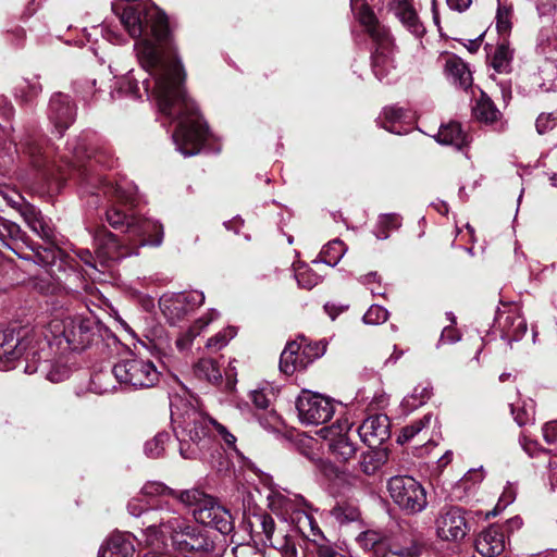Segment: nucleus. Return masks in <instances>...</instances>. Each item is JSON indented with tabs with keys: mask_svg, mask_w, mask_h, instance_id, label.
Here are the masks:
<instances>
[{
	"mask_svg": "<svg viewBox=\"0 0 557 557\" xmlns=\"http://www.w3.org/2000/svg\"><path fill=\"white\" fill-rule=\"evenodd\" d=\"M120 21L131 37L140 38L134 49L138 63L150 78L139 82L134 71H128L117 91L140 98L143 88L148 97L156 99L164 115L177 122L172 135L177 151L184 157L199 153L209 132L196 104L185 95V73L165 14L153 4L127 5Z\"/></svg>",
	"mask_w": 557,
	"mask_h": 557,
	"instance_id": "nucleus-1",
	"label": "nucleus"
},
{
	"mask_svg": "<svg viewBox=\"0 0 557 557\" xmlns=\"http://www.w3.org/2000/svg\"><path fill=\"white\" fill-rule=\"evenodd\" d=\"M210 437L219 440L225 451L243 457L236 436L225 425L195 408L187 409L177 431L180 455L184 459L199 458Z\"/></svg>",
	"mask_w": 557,
	"mask_h": 557,
	"instance_id": "nucleus-2",
	"label": "nucleus"
},
{
	"mask_svg": "<svg viewBox=\"0 0 557 557\" xmlns=\"http://www.w3.org/2000/svg\"><path fill=\"white\" fill-rule=\"evenodd\" d=\"M159 516L161 541L152 547H162L169 539L174 550L186 557H202L214 550L215 541L208 530L190 523L173 509L161 511Z\"/></svg>",
	"mask_w": 557,
	"mask_h": 557,
	"instance_id": "nucleus-3",
	"label": "nucleus"
},
{
	"mask_svg": "<svg viewBox=\"0 0 557 557\" xmlns=\"http://www.w3.org/2000/svg\"><path fill=\"white\" fill-rule=\"evenodd\" d=\"M24 152L28 156L32 164L42 170V178L48 183L50 191H60L65 181V169L70 172V175L85 180L86 169H83L76 163L81 162L84 157L91 158V153H88L85 147L71 144L69 149L73 154V160L64 161V166L59 164L57 160L55 150L46 145L42 140L32 139L24 144ZM92 158L97 162H101L100 156L92 154Z\"/></svg>",
	"mask_w": 557,
	"mask_h": 557,
	"instance_id": "nucleus-4",
	"label": "nucleus"
},
{
	"mask_svg": "<svg viewBox=\"0 0 557 557\" xmlns=\"http://www.w3.org/2000/svg\"><path fill=\"white\" fill-rule=\"evenodd\" d=\"M359 0H350V5L359 23L370 37L377 44L372 54V71L380 82L391 83L395 77L392 58L391 39L387 29L376 18L374 12Z\"/></svg>",
	"mask_w": 557,
	"mask_h": 557,
	"instance_id": "nucleus-5",
	"label": "nucleus"
},
{
	"mask_svg": "<svg viewBox=\"0 0 557 557\" xmlns=\"http://www.w3.org/2000/svg\"><path fill=\"white\" fill-rule=\"evenodd\" d=\"M48 329L59 344L64 341L71 350L78 351L94 342L99 332V323L91 317L81 314L54 317L49 321Z\"/></svg>",
	"mask_w": 557,
	"mask_h": 557,
	"instance_id": "nucleus-6",
	"label": "nucleus"
},
{
	"mask_svg": "<svg viewBox=\"0 0 557 557\" xmlns=\"http://www.w3.org/2000/svg\"><path fill=\"white\" fill-rule=\"evenodd\" d=\"M178 500L193 508V516L197 522L214 528L222 534H228L233 530L230 512L200 490L180 492Z\"/></svg>",
	"mask_w": 557,
	"mask_h": 557,
	"instance_id": "nucleus-7",
	"label": "nucleus"
},
{
	"mask_svg": "<svg viewBox=\"0 0 557 557\" xmlns=\"http://www.w3.org/2000/svg\"><path fill=\"white\" fill-rule=\"evenodd\" d=\"M386 487L393 503L406 515H417L426 509V490L413 476L394 475L388 479Z\"/></svg>",
	"mask_w": 557,
	"mask_h": 557,
	"instance_id": "nucleus-8",
	"label": "nucleus"
},
{
	"mask_svg": "<svg viewBox=\"0 0 557 557\" xmlns=\"http://www.w3.org/2000/svg\"><path fill=\"white\" fill-rule=\"evenodd\" d=\"M112 374L125 388H150L159 382L160 372L153 362L143 358L122 359L112 368Z\"/></svg>",
	"mask_w": 557,
	"mask_h": 557,
	"instance_id": "nucleus-9",
	"label": "nucleus"
},
{
	"mask_svg": "<svg viewBox=\"0 0 557 557\" xmlns=\"http://www.w3.org/2000/svg\"><path fill=\"white\" fill-rule=\"evenodd\" d=\"M41 334V331L28 327L0 331V370H9L13 361L18 359L26 350H28L27 356L32 355L34 360L37 350L30 344Z\"/></svg>",
	"mask_w": 557,
	"mask_h": 557,
	"instance_id": "nucleus-10",
	"label": "nucleus"
},
{
	"mask_svg": "<svg viewBox=\"0 0 557 557\" xmlns=\"http://www.w3.org/2000/svg\"><path fill=\"white\" fill-rule=\"evenodd\" d=\"M21 213L27 223V225L41 238L50 242L53 237V230L49 223L45 220L44 215L34 206L25 205L21 209ZM62 251L55 247L52 243H48L46 247L38 249L34 253V262L47 270L49 274H52V268L57 264V261L61 259Z\"/></svg>",
	"mask_w": 557,
	"mask_h": 557,
	"instance_id": "nucleus-11",
	"label": "nucleus"
},
{
	"mask_svg": "<svg viewBox=\"0 0 557 557\" xmlns=\"http://www.w3.org/2000/svg\"><path fill=\"white\" fill-rule=\"evenodd\" d=\"M299 421L306 425L326 423L334 414V401L319 393L302 389L296 400Z\"/></svg>",
	"mask_w": 557,
	"mask_h": 557,
	"instance_id": "nucleus-12",
	"label": "nucleus"
},
{
	"mask_svg": "<svg viewBox=\"0 0 557 557\" xmlns=\"http://www.w3.org/2000/svg\"><path fill=\"white\" fill-rule=\"evenodd\" d=\"M128 512L134 517H143V524L147 525L141 531L140 542H144L146 546H153L161 541L159 537L160 532V516L152 515L151 512H161L165 510H172L168 503L160 502L153 506L149 500H145L143 496L132 498L127 504Z\"/></svg>",
	"mask_w": 557,
	"mask_h": 557,
	"instance_id": "nucleus-13",
	"label": "nucleus"
},
{
	"mask_svg": "<svg viewBox=\"0 0 557 557\" xmlns=\"http://www.w3.org/2000/svg\"><path fill=\"white\" fill-rule=\"evenodd\" d=\"M205 301L201 292L164 294L159 300L163 315L171 324L181 322L186 315L195 311Z\"/></svg>",
	"mask_w": 557,
	"mask_h": 557,
	"instance_id": "nucleus-14",
	"label": "nucleus"
},
{
	"mask_svg": "<svg viewBox=\"0 0 557 557\" xmlns=\"http://www.w3.org/2000/svg\"><path fill=\"white\" fill-rule=\"evenodd\" d=\"M323 352L324 347L320 348L318 345L305 344L304 342H290L281 354L280 370L287 375L305 370Z\"/></svg>",
	"mask_w": 557,
	"mask_h": 557,
	"instance_id": "nucleus-15",
	"label": "nucleus"
},
{
	"mask_svg": "<svg viewBox=\"0 0 557 557\" xmlns=\"http://www.w3.org/2000/svg\"><path fill=\"white\" fill-rule=\"evenodd\" d=\"M126 235L137 255L138 249L143 246L158 247L162 244L163 226L158 221L135 216L132 220H127Z\"/></svg>",
	"mask_w": 557,
	"mask_h": 557,
	"instance_id": "nucleus-16",
	"label": "nucleus"
},
{
	"mask_svg": "<svg viewBox=\"0 0 557 557\" xmlns=\"http://www.w3.org/2000/svg\"><path fill=\"white\" fill-rule=\"evenodd\" d=\"M96 258L101 265H107L110 261H117L123 258L136 255L127 235L121 240L112 233L100 230L95 235Z\"/></svg>",
	"mask_w": 557,
	"mask_h": 557,
	"instance_id": "nucleus-17",
	"label": "nucleus"
},
{
	"mask_svg": "<svg viewBox=\"0 0 557 557\" xmlns=\"http://www.w3.org/2000/svg\"><path fill=\"white\" fill-rule=\"evenodd\" d=\"M350 424L345 421L338 423L336 426L321 429L320 433L323 438L327 442L330 453L334 456L337 461L347 462L357 453V446L348 436Z\"/></svg>",
	"mask_w": 557,
	"mask_h": 557,
	"instance_id": "nucleus-18",
	"label": "nucleus"
},
{
	"mask_svg": "<svg viewBox=\"0 0 557 557\" xmlns=\"http://www.w3.org/2000/svg\"><path fill=\"white\" fill-rule=\"evenodd\" d=\"M436 533L445 541L462 540L469 531L463 511L459 507H450L441 511L435 520Z\"/></svg>",
	"mask_w": 557,
	"mask_h": 557,
	"instance_id": "nucleus-19",
	"label": "nucleus"
},
{
	"mask_svg": "<svg viewBox=\"0 0 557 557\" xmlns=\"http://www.w3.org/2000/svg\"><path fill=\"white\" fill-rule=\"evenodd\" d=\"M495 321L500 331L502 338L508 343L520 341L528 329L527 321L515 307L498 311Z\"/></svg>",
	"mask_w": 557,
	"mask_h": 557,
	"instance_id": "nucleus-20",
	"label": "nucleus"
},
{
	"mask_svg": "<svg viewBox=\"0 0 557 557\" xmlns=\"http://www.w3.org/2000/svg\"><path fill=\"white\" fill-rule=\"evenodd\" d=\"M48 114L61 135L73 123L76 111L69 96L58 92L50 99Z\"/></svg>",
	"mask_w": 557,
	"mask_h": 557,
	"instance_id": "nucleus-21",
	"label": "nucleus"
},
{
	"mask_svg": "<svg viewBox=\"0 0 557 557\" xmlns=\"http://www.w3.org/2000/svg\"><path fill=\"white\" fill-rule=\"evenodd\" d=\"M267 499L269 502L270 509L276 515L282 516L285 520H288L290 516L295 515V511L299 507H305L307 505L306 500L301 496L281 488L270 490Z\"/></svg>",
	"mask_w": 557,
	"mask_h": 557,
	"instance_id": "nucleus-22",
	"label": "nucleus"
},
{
	"mask_svg": "<svg viewBox=\"0 0 557 557\" xmlns=\"http://www.w3.org/2000/svg\"><path fill=\"white\" fill-rule=\"evenodd\" d=\"M388 418L384 414H376L367 418L358 428L361 441L369 447L382 444L389 436Z\"/></svg>",
	"mask_w": 557,
	"mask_h": 557,
	"instance_id": "nucleus-23",
	"label": "nucleus"
},
{
	"mask_svg": "<svg viewBox=\"0 0 557 557\" xmlns=\"http://www.w3.org/2000/svg\"><path fill=\"white\" fill-rule=\"evenodd\" d=\"M389 5L401 25L410 33L416 36L424 34L425 29L413 7V0H392Z\"/></svg>",
	"mask_w": 557,
	"mask_h": 557,
	"instance_id": "nucleus-24",
	"label": "nucleus"
},
{
	"mask_svg": "<svg viewBox=\"0 0 557 557\" xmlns=\"http://www.w3.org/2000/svg\"><path fill=\"white\" fill-rule=\"evenodd\" d=\"M475 548L485 557H496L505 549V536L498 525H490L475 540Z\"/></svg>",
	"mask_w": 557,
	"mask_h": 557,
	"instance_id": "nucleus-25",
	"label": "nucleus"
},
{
	"mask_svg": "<svg viewBox=\"0 0 557 557\" xmlns=\"http://www.w3.org/2000/svg\"><path fill=\"white\" fill-rule=\"evenodd\" d=\"M444 72L447 79L456 87L467 90L472 86L471 71L459 57L447 54L445 57Z\"/></svg>",
	"mask_w": 557,
	"mask_h": 557,
	"instance_id": "nucleus-26",
	"label": "nucleus"
},
{
	"mask_svg": "<svg viewBox=\"0 0 557 557\" xmlns=\"http://www.w3.org/2000/svg\"><path fill=\"white\" fill-rule=\"evenodd\" d=\"M135 552L133 536L129 533L111 534L99 549V557H133Z\"/></svg>",
	"mask_w": 557,
	"mask_h": 557,
	"instance_id": "nucleus-27",
	"label": "nucleus"
},
{
	"mask_svg": "<svg viewBox=\"0 0 557 557\" xmlns=\"http://www.w3.org/2000/svg\"><path fill=\"white\" fill-rule=\"evenodd\" d=\"M436 140L442 145H450L457 149H461L470 143L471 137L462 129L459 123L450 122L440 127Z\"/></svg>",
	"mask_w": 557,
	"mask_h": 557,
	"instance_id": "nucleus-28",
	"label": "nucleus"
},
{
	"mask_svg": "<svg viewBox=\"0 0 557 557\" xmlns=\"http://www.w3.org/2000/svg\"><path fill=\"white\" fill-rule=\"evenodd\" d=\"M218 317L219 312L212 309L199 318L191 327H189L185 333H182L177 337L175 342L177 349L181 351L187 350L190 347L193 341L199 336L201 332Z\"/></svg>",
	"mask_w": 557,
	"mask_h": 557,
	"instance_id": "nucleus-29",
	"label": "nucleus"
},
{
	"mask_svg": "<svg viewBox=\"0 0 557 557\" xmlns=\"http://www.w3.org/2000/svg\"><path fill=\"white\" fill-rule=\"evenodd\" d=\"M25 373L33 374L38 371L45 373V376L47 380L53 383H59L64 381L70 376V369L62 364H47V363H39L36 364V360L34 359L33 362H27L24 369Z\"/></svg>",
	"mask_w": 557,
	"mask_h": 557,
	"instance_id": "nucleus-30",
	"label": "nucleus"
},
{
	"mask_svg": "<svg viewBox=\"0 0 557 557\" xmlns=\"http://www.w3.org/2000/svg\"><path fill=\"white\" fill-rule=\"evenodd\" d=\"M387 454L384 450H368L361 454L358 462L360 471L368 475H374L386 462Z\"/></svg>",
	"mask_w": 557,
	"mask_h": 557,
	"instance_id": "nucleus-31",
	"label": "nucleus"
},
{
	"mask_svg": "<svg viewBox=\"0 0 557 557\" xmlns=\"http://www.w3.org/2000/svg\"><path fill=\"white\" fill-rule=\"evenodd\" d=\"M346 251L347 247L344 242L333 239L322 248L319 259L314 260L313 263L322 262L330 267H335L345 256Z\"/></svg>",
	"mask_w": 557,
	"mask_h": 557,
	"instance_id": "nucleus-32",
	"label": "nucleus"
},
{
	"mask_svg": "<svg viewBox=\"0 0 557 557\" xmlns=\"http://www.w3.org/2000/svg\"><path fill=\"white\" fill-rule=\"evenodd\" d=\"M194 374L199 380L218 384L222 379V373L216 362L211 358H201L194 366Z\"/></svg>",
	"mask_w": 557,
	"mask_h": 557,
	"instance_id": "nucleus-33",
	"label": "nucleus"
},
{
	"mask_svg": "<svg viewBox=\"0 0 557 557\" xmlns=\"http://www.w3.org/2000/svg\"><path fill=\"white\" fill-rule=\"evenodd\" d=\"M22 238L21 227L16 223L0 216V247L15 251V245Z\"/></svg>",
	"mask_w": 557,
	"mask_h": 557,
	"instance_id": "nucleus-34",
	"label": "nucleus"
},
{
	"mask_svg": "<svg viewBox=\"0 0 557 557\" xmlns=\"http://www.w3.org/2000/svg\"><path fill=\"white\" fill-rule=\"evenodd\" d=\"M473 114L480 122L491 124L498 120L500 112L493 101L482 92L481 98L476 101V104L473 108Z\"/></svg>",
	"mask_w": 557,
	"mask_h": 557,
	"instance_id": "nucleus-35",
	"label": "nucleus"
},
{
	"mask_svg": "<svg viewBox=\"0 0 557 557\" xmlns=\"http://www.w3.org/2000/svg\"><path fill=\"white\" fill-rule=\"evenodd\" d=\"M171 440L169 432H159L151 440L147 441L144 446L146 456L149 458H159L163 456L165 447Z\"/></svg>",
	"mask_w": 557,
	"mask_h": 557,
	"instance_id": "nucleus-36",
	"label": "nucleus"
},
{
	"mask_svg": "<svg viewBox=\"0 0 557 557\" xmlns=\"http://www.w3.org/2000/svg\"><path fill=\"white\" fill-rule=\"evenodd\" d=\"M496 29L499 35L506 36L511 29L512 9L503 0H497Z\"/></svg>",
	"mask_w": 557,
	"mask_h": 557,
	"instance_id": "nucleus-37",
	"label": "nucleus"
},
{
	"mask_svg": "<svg viewBox=\"0 0 557 557\" xmlns=\"http://www.w3.org/2000/svg\"><path fill=\"white\" fill-rule=\"evenodd\" d=\"M431 392L425 386H417L411 394L404 397L401 406L405 411H412L422 406L429 398Z\"/></svg>",
	"mask_w": 557,
	"mask_h": 557,
	"instance_id": "nucleus-38",
	"label": "nucleus"
},
{
	"mask_svg": "<svg viewBox=\"0 0 557 557\" xmlns=\"http://www.w3.org/2000/svg\"><path fill=\"white\" fill-rule=\"evenodd\" d=\"M512 58V52L507 42H500L493 55L492 66L498 73L507 72L510 65V60Z\"/></svg>",
	"mask_w": 557,
	"mask_h": 557,
	"instance_id": "nucleus-39",
	"label": "nucleus"
},
{
	"mask_svg": "<svg viewBox=\"0 0 557 557\" xmlns=\"http://www.w3.org/2000/svg\"><path fill=\"white\" fill-rule=\"evenodd\" d=\"M400 226V218L397 214H382L379 218L374 235L377 239H386L388 237V231L396 230Z\"/></svg>",
	"mask_w": 557,
	"mask_h": 557,
	"instance_id": "nucleus-40",
	"label": "nucleus"
},
{
	"mask_svg": "<svg viewBox=\"0 0 557 557\" xmlns=\"http://www.w3.org/2000/svg\"><path fill=\"white\" fill-rule=\"evenodd\" d=\"M432 414L428 413L422 419L414 421L412 424L403 428L397 442L404 444L412 440L417 434L422 432L426 426L430 425Z\"/></svg>",
	"mask_w": 557,
	"mask_h": 557,
	"instance_id": "nucleus-41",
	"label": "nucleus"
},
{
	"mask_svg": "<svg viewBox=\"0 0 557 557\" xmlns=\"http://www.w3.org/2000/svg\"><path fill=\"white\" fill-rule=\"evenodd\" d=\"M140 494L143 497H148V498L171 495L172 497L178 499V496H180V493L174 492L173 490H171L170 487H168L166 485H164L163 483L158 482V481L147 482L143 486Z\"/></svg>",
	"mask_w": 557,
	"mask_h": 557,
	"instance_id": "nucleus-42",
	"label": "nucleus"
},
{
	"mask_svg": "<svg viewBox=\"0 0 557 557\" xmlns=\"http://www.w3.org/2000/svg\"><path fill=\"white\" fill-rule=\"evenodd\" d=\"M133 218H135V215H127L123 210L114 206L109 208L106 212L108 223L112 227L123 231L125 234L127 220H132Z\"/></svg>",
	"mask_w": 557,
	"mask_h": 557,
	"instance_id": "nucleus-43",
	"label": "nucleus"
},
{
	"mask_svg": "<svg viewBox=\"0 0 557 557\" xmlns=\"http://www.w3.org/2000/svg\"><path fill=\"white\" fill-rule=\"evenodd\" d=\"M236 335V330L228 326L207 341L206 347L214 351L221 350Z\"/></svg>",
	"mask_w": 557,
	"mask_h": 557,
	"instance_id": "nucleus-44",
	"label": "nucleus"
},
{
	"mask_svg": "<svg viewBox=\"0 0 557 557\" xmlns=\"http://www.w3.org/2000/svg\"><path fill=\"white\" fill-rule=\"evenodd\" d=\"M384 535L374 530H367L357 537L359 545L367 550L376 549L382 545Z\"/></svg>",
	"mask_w": 557,
	"mask_h": 557,
	"instance_id": "nucleus-45",
	"label": "nucleus"
},
{
	"mask_svg": "<svg viewBox=\"0 0 557 557\" xmlns=\"http://www.w3.org/2000/svg\"><path fill=\"white\" fill-rule=\"evenodd\" d=\"M295 278L298 285L306 289H311L320 282V276L308 267L297 269L295 272Z\"/></svg>",
	"mask_w": 557,
	"mask_h": 557,
	"instance_id": "nucleus-46",
	"label": "nucleus"
},
{
	"mask_svg": "<svg viewBox=\"0 0 557 557\" xmlns=\"http://www.w3.org/2000/svg\"><path fill=\"white\" fill-rule=\"evenodd\" d=\"M362 319L366 324H382L388 319V311L382 306L372 305L363 314Z\"/></svg>",
	"mask_w": 557,
	"mask_h": 557,
	"instance_id": "nucleus-47",
	"label": "nucleus"
},
{
	"mask_svg": "<svg viewBox=\"0 0 557 557\" xmlns=\"http://www.w3.org/2000/svg\"><path fill=\"white\" fill-rule=\"evenodd\" d=\"M293 523L296 524V528L298 531L306 537L310 536V533L308 532V525L312 523V516L308 513L304 507H299L295 515L290 516L288 518Z\"/></svg>",
	"mask_w": 557,
	"mask_h": 557,
	"instance_id": "nucleus-48",
	"label": "nucleus"
},
{
	"mask_svg": "<svg viewBox=\"0 0 557 557\" xmlns=\"http://www.w3.org/2000/svg\"><path fill=\"white\" fill-rule=\"evenodd\" d=\"M542 73L545 77L543 83L540 84V88L545 92H557V67L549 63L542 70Z\"/></svg>",
	"mask_w": 557,
	"mask_h": 557,
	"instance_id": "nucleus-49",
	"label": "nucleus"
},
{
	"mask_svg": "<svg viewBox=\"0 0 557 557\" xmlns=\"http://www.w3.org/2000/svg\"><path fill=\"white\" fill-rule=\"evenodd\" d=\"M511 412L515 417L518 425H525L534 420V406L532 401L524 404L522 408H511Z\"/></svg>",
	"mask_w": 557,
	"mask_h": 557,
	"instance_id": "nucleus-50",
	"label": "nucleus"
},
{
	"mask_svg": "<svg viewBox=\"0 0 557 557\" xmlns=\"http://www.w3.org/2000/svg\"><path fill=\"white\" fill-rule=\"evenodd\" d=\"M257 520L261 527L262 533L264 534V544L272 545L273 542V534L275 531V522L273 518L267 513H261L257 516Z\"/></svg>",
	"mask_w": 557,
	"mask_h": 557,
	"instance_id": "nucleus-51",
	"label": "nucleus"
},
{
	"mask_svg": "<svg viewBox=\"0 0 557 557\" xmlns=\"http://www.w3.org/2000/svg\"><path fill=\"white\" fill-rule=\"evenodd\" d=\"M334 517L339 522H350L359 518V510L354 506H337L333 509Z\"/></svg>",
	"mask_w": 557,
	"mask_h": 557,
	"instance_id": "nucleus-52",
	"label": "nucleus"
},
{
	"mask_svg": "<svg viewBox=\"0 0 557 557\" xmlns=\"http://www.w3.org/2000/svg\"><path fill=\"white\" fill-rule=\"evenodd\" d=\"M271 546L278 549L283 557H297L298 550L295 542L289 535H284L282 541L273 543Z\"/></svg>",
	"mask_w": 557,
	"mask_h": 557,
	"instance_id": "nucleus-53",
	"label": "nucleus"
},
{
	"mask_svg": "<svg viewBox=\"0 0 557 557\" xmlns=\"http://www.w3.org/2000/svg\"><path fill=\"white\" fill-rule=\"evenodd\" d=\"M557 126V116L554 113H541L535 122L539 134H545Z\"/></svg>",
	"mask_w": 557,
	"mask_h": 557,
	"instance_id": "nucleus-54",
	"label": "nucleus"
},
{
	"mask_svg": "<svg viewBox=\"0 0 557 557\" xmlns=\"http://www.w3.org/2000/svg\"><path fill=\"white\" fill-rule=\"evenodd\" d=\"M517 488L513 484L508 483L498 499L497 508L505 509L516 499Z\"/></svg>",
	"mask_w": 557,
	"mask_h": 557,
	"instance_id": "nucleus-55",
	"label": "nucleus"
},
{
	"mask_svg": "<svg viewBox=\"0 0 557 557\" xmlns=\"http://www.w3.org/2000/svg\"><path fill=\"white\" fill-rule=\"evenodd\" d=\"M0 195L3 197L4 200H7V202L11 207L17 208L20 211L26 205V203H24V199H23L22 195L15 190L0 189Z\"/></svg>",
	"mask_w": 557,
	"mask_h": 557,
	"instance_id": "nucleus-56",
	"label": "nucleus"
},
{
	"mask_svg": "<svg viewBox=\"0 0 557 557\" xmlns=\"http://www.w3.org/2000/svg\"><path fill=\"white\" fill-rule=\"evenodd\" d=\"M249 398L257 409L267 410L270 406V399L264 391H251Z\"/></svg>",
	"mask_w": 557,
	"mask_h": 557,
	"instance_id": "nucleus-57",
	"label": "nucleus"
},
{
	"mask_svg": "<svg viewBox=\"0 0 557 557\" xmlns=\"http://www.w3.org/2000/svg\"><path fill=\"white\" fill-rule=\"evenodd\" d=\"M392 554L398 557H419L421 554V547L418 543H411L407 547L392 550Z\"/></svg>",
	"mask_w": 557,
	"mask_h": 557,
	"instance_id": "nucleus-58",
	"label": "nucleus"
},
{
	"mask_svg": "<svg viewBox=\"0 0 557 557\" xmlns=\"http://www.w3.org/2000/svg\"><path fill=\"white\" fill-rule=\"evenodd\" d=\"M460 339V335L451 325L444 327L440 337V344H454Z\"/></svg>",
	"mask_w": 557,
	"mask_h": 557,
	"instance_id": "nucleus-59",
	"label": "nucleus"
},
{
	"mask_svg": "<svg viewBox=\"0 0 557 557\" xmlns=\"http://www.w3.org/2000/svg\"><path fill=\"white\" fill-rule=\"evenodd\" d=\"M543 436L549 444L557 443V420L544 424Z\"/></svg>",
	"mask_w": 557,
	"mask_h": 557,
	"instance_id": "nucleus-60",
	"label": "nucleus"
},
{
	"mask_svg": "<svg viewBox=\"0 0 557 557\" xmlns=\"http://www.w3.org/2000/svg\"><path fill=\"white\" fill-rule=\"evenodd\" d=\"M405 115V112L401 108L397 107H387L383 111L384 120L388 123H394L401 120Z\"/></svg>",
	"mask_w": 557,
	"mask_h": 557,
	"instance_id": "nucleus-61",
	"label": "nucleus"
},
{
	"mask_svg": "<svg viewBox=\"0 0 557 557\" xmlns=\"http://www.w3.org/2000/svg\"><path fill=\"white\" fill-rule=\"evenodd\" d=\"M317 553L319 557H337V549L327 541L323 539V542L320 543L317 547Z\"/></svg>",
	"mask_w": 557,
	"mask_h": 557,
	"instance_id": "nucleus-62",
	"label": "nucleus"
},
{
	"mask_svg": "<svg viewBox=\"0 0 557 557\" xmlns=\"http://www.w3.org/2000/svg\"><path fill=\"white\" fill-rule=\"evenodd\" d=\"M76 257L86 265L97 269L96 257L88 249H78L76 252Z\"/></svg>",
	"mask_w": 557,
	"mask_h": 557,
	"instance_id": "nucleus-63",
	"label": "nucleus"
},
{
	"mask_svg": "<svg viewBox=\"0 0 557 557\" xmlns=\"http://www.w3.org/2000/svg\"><path fill=\"white\" fill-rule=\"evenodd\" d=\"M104 194L114 197L117 201H129V197L125 195L122 186H106Z\"/></svg>",
	"mask_w": 557,
	"mask_h": 557,
	"instance_id": "nucleus-64",
	"label": "nucleus"
}]
</instances>
